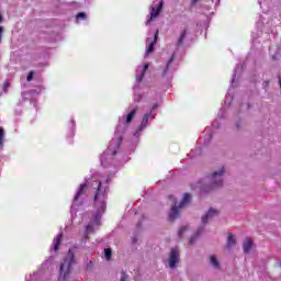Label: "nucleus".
<instances>
[{"label": "nucleus", "mask_w": 281, "mask_h": 281, "mask_svg": "<svg viewBox=\"0 0 281 281\" xmlns=\"http://www.w3.org/2000/svg\"><path fill=\"white\" fill-rule=\"evenodd\" d=\"M93 186H97L94 203L99 207L98 212H104V210H106V189L102 188V182L100 180H94Z\"/></svg>", "instance_id": "nucleus-1"}, {"label": "nucleus", "mask_w": 281, "mask_h": 281, "mask_svg": "<svg viewBox=\"0 0 281 281\" xmlns=\"http://www.w3.org/2000/svg\"><path fill=\"white\" fill-rule=\"evenodd\" d=\"M75 260H76V257L74 255V250L69 249L66 258L64 259V262L60 266V273H59L60 278L66 280V278L69 277V273H71V266L74 265Z\"/></svg>", "instance_id": "nucleus-2"}, {"label": "nucleus", "mask_w": 281, "mask_h": 281, "mask_svg": "<svg viewBox=\"0 0 281 281\" xmlns=\"http://www.w3.org/2000/svg\"><path fill=\"white\" fill-rule=\"evenodd\" d=\"M192 198V195H190V193H184V196L182 199V201L180 202L179 206H177V204H175L169 213V221H177V218L179 217V210H181V207H186V205H188V203H190V199Z\"/></svg>", "instance_id": "nucleus-3"}, {"label": "nucleus", "mask_w": 281, "mask_h": 281, "mask_svg": "<svg viewBox=\"0 0 281 281\" xmlns=\"http://www.w3.org/2000/svg\"><path fill=\"white\" fill-rule=\"evenodd\" d=\"M223 175H225V168H222L218 171L213 172V175L210 178L211 188H221L223 186Z\"/></svg>", "instance_id": "nucleus-4"}, {"label": "nucleus", "mask_w": 281, "mask_h": 281, "mask_svg": "<svg viewBox=\"0 0 281 281\" xmlns=\"http://www.w3.org/2000/svg\"><path fill=\"white\" fill-rule=\"evenodd\" d=\"M179 258L181 255L179 252V248H172L169 255V267L170 269H175L177 267V262H179Z\"/></svg>", "instance_id": "nucleus-5"}, {"label": "nucleus", "mask_w": 281, "mask_h": 281, "mask_svg": "<svg viewBox=\"0 0 281 281\" xmlns=\"http://www.w3.org/2000/svg\"><path fill=\"white\" fill-rule=\"evenodd\" d=\"M162 10H164V1H160L156 8L151 9L150 19L147 21V23H150V21H153V19H157V16H159V14H161Z\"/></svg>", "instance_id": "nucleus-6"}, {"label": "nucleus", "mask_w": 281, "mask_h": 281, "mask_svg": "<svg viewBox=\"0 0 281 281\" xmlns=\"http://www.w3.org/2000/svg\"><path fill=\"white\" fill-rule=\"evenodd\" d=\"M214 216H218V211L214 210V209H210L207 211V213L202 216V223L203 225H207V218H212Z\"/></svg>", "instance_id": "nucleus-7"}, {"label": "nucleus", "mask_w": 281, "mask_h": 281, "mask_svg": "<svg viewBox=\"0 0 281 281\" xmlns=\"http://www.w3.org/2000/svg\"><path fill=\"white\" fill-rule=\"evenodd\" d=\"M252 247H254V240H251V238L247 237L243 244L244 252L249 254L251 251Z\"/></svg>", "instance_id": "nucleus-8"}, {"label": "nucleus", "mask_w": 281, "mask_h": 281, "mask_svg": "<svg viewBox=\"0 0 281 281\" xmlns=\"http://www.w3.org/2000/svg\"><path fill=\"white\" fill-rule=\"evenodd\" d=\"M158 38H159V31H156L154 35V41L147 47V50H146L147 54H153V52H155V45L157 44Z\"/></svg>", "instance_id": "nucleus-9"}, {"label": "nucleus", "mask_w": 281, "mask_h": 281, "mask_svg": "<svg viewBox=\"0 0 281 281\" xmlns=\"http://www.w3.org/2000/svg\"><path fill=\"white\" fill-rule=\"evenodd\" d=\"M65 235L63 233H59L58 235H56V237L54 238L53 245H54V251H58V247H60V244L63 243V237Z\"/></svg>", "instance_id": "nucleus-10"}, {"label": "nucleus", "mask_w": 281, "mask_h": 281, "mask_svg": "<svg viewBox=\"0 0 281 281\" xmlns=\"http://www.w3.org/2000/svg\"><path fill=\"white\" fill-rule=\"evenodd\" d=\"M87 188H89L88 183L80 184V187L75 195V201H78V199H80V196H82V194H85V192H87Z\"/></svg>", "instance_id": "nucleus-11"}, {"label": "nucleus", "mask_w": 281, "mask_h": 281, "mask_svg": "<svg viewBox=\"0 0 281 281\" xmlns=\"http://www.w3.org/2000/svg\"><path fill=\"white\" fill-rule=\"evenodd\" d=\"M150 115H153V111L146 113L143 116V121L140 123L139 131H144V128H146V126H148V120H150Z\"/></svg>", "instance_id": "nucleus-12"}, {"label": "nucleus", "mask_w": 281, "mask_h": 281, "mask_svg": "<svg viewBox=\"0 0 281 281\" xmlns=\"http://www.w3.org/2000/svg\"><path fill=\"white\" fill-rule=\"evenodd\" d=\"M135 115H137V108L133 109L130 113H127L125 117V124L128 125L133 122Z\"/></svg>", "instance_id": "nucleus-13"}, {"label": "nucleus", "mask_w": 281, "mask_h": 281, "mask_svg": "<svg viewBox=\"0 0 281 281\" xmlns=\"http://www.w3.org/2000/svg\"><path fill=\"white\" fill-rule=\"evenodd\" d=\"M234 245H236V238H234V236L232 234H229L227 237L226 247H227V249H232V247H234Z\"/></svg>", "instance_id": "nucleus-14"}, {"label": "nucleus", "mask_w": 281, "mask_h": 281, "mask_svg": "<svg viewBox=\"0 0 281 281\" xmlns=\"http://www.w3.org/2000/svg\"><path fill=\"white\" fill-rule=\"evenodd\" d=\"M188 36V30H183L182 32H181V35H180V37H179V40H178V47H181V45H183V41H186V37Z\"/></svg>", "instance_id": "nucleus-15"}, {"label": "nucleus", "mask_w": 281, "mask_h": 281, "mask_svg": "<svg viewBox=\"0 0 281 281\" xmlns=\"http://www.w3.org/2000/svg\"><path fill=\"white\" fill-rule=\"evenodd\" d=\"M203 232V228H198V232L190 238L189 245H194V240L201 236V233Z\"/></svg>", "instance_id": "nucleus-16"}, {"label": "nucleus", "mask_w": 281, "mask_h": 281, "mask_svg": "<svg viewBox=\"0 0 281 281\" xmlns=\"http://www.w3.org/2000/svg\"><path fill=\"white\" fill-rule=\"evenodd\" d=\"M173 60H175V55H172V56L169 58V60L167 61L166 68H165V70H164V74H165V75L168 74V71L170 70V65H172Z\"/></svg>", "instance_id": "nucleus-17"}, {"label": "nucleus", "mask_w": 281, "mask_h": 281, "mask_svg": "<svg viewBox=\"0 0 281 281\" xmlns=\"http://www.w3.org/2000/svg\"><path fill=\"white\" fill-rule=\"evenodd\" d=\"M95 232V229L93 228V224H88L87 228H86V236H89V234H93Z\"/></svg>", "instance_id": "nucleus-18"}, {"label": "nucleus", "mask_w": 281, "mask_h": 281, "mask_svg": "<svg viewBox=\"0 0 281 281\" xmlns=\"http://www.w3.org/2000/svg\"><path fill=\"white\" fill-rule=\"evenodd\" d=\"M104 256H105V260H111V256H113V250L111 248H105Z\"/></svg>", "instance_id": "nucleus-19"}, {"label": "nucleus", "mask_w": 281, "mask_h": 281, "mask_svg": "<svg viewBox=\"0 0 281 281\" xmlns=\"http://www.w3.org/2000/svg\"><path fill=\"white\" fill-rule=\"evenodd\" d=\"M76 20H77V22H78V21H87V13H85V12H79V13L77 14V16H76Z\"/></svg>", "instance_id": "nucleus-20"}, {"label": "nucleus", "mask_w": 281, "mask_h": 281, "mask_svg": "<svg viewBox=\"0 0 281 281\" xmlns=\"http://www.w3.org/2000/svg\"><path fill=\"white\" fill-rule=\"evenodd\" d=\"M211 265H213V267H215L216 269H218L220 265H218V259H216L214 256L211 257Z\"/></svg>", "instance_id": "nucleus-21"}, {"label": "nucleus", "mask_w": 281, "mask_h": 281, "mask_svg": "<svg viewBox=\"0 0 281 281\" xmlns=\"http://www.w3.org/2000/svg\"><path fill=\"white\" fill-rule=\"evenodd\" d=\"M184 232H188V226L181 227V228L179 229V232H178V236H179L180 238H183V233H184Z\"/></svg>", "instance_id": "nucleus-22"}, {"label": "nucleus", "mask_w": 281, "mask_h": 281, "mask_svg": "<svg viewBox=\"0 0 281 281\" xmlns=\"http://www.w3.org/2000/svg\"><path fill=\"white\" fill-rule=\"evenodd\" d=\"M4 135H5V132L3 131V128H0V146H3Z\"/></svg>", "instance_id": "nucleus-23"}, {"label": "nucleus", "mask_w": 281, "mask_h": 281, "mask_svg": "<svg viewBox=\"0 0 281 281\" xmlns=\"http://www.w3.org/2000/svg\"><path fill=\"white\" fill-rule=\"evenodd\" d=\"M33 78H34V70H31L26 77L27 82H32Z\"/></svg>", "instance_id": "nucleus-24"}, {"label": "nucleus", "mask_w": 281, "mask_h": 281, "mask_svg": "<svg viewBox=\"0 0 281 281\" xmlns=\"http://www.w3.org/2000/svg\"><path fill=\"white\" fill-rule=\"evenodd\" d=\"M101 216H100V214H97L95 216H94V223H95V225H101V223H100V221H101Z\"/></svg>", "instance_id": "nucleus-25"}, {"label": "nucleus", "mask_w": 281, "mask_h": 281, "mask_svg": "<svg viewBox=\"0 0 281 281\" xmlns=\"http://www.w3.org/2000/svg\"><path fill=\"white\" fill-rule=\"evenodd\" d=\"M144 76H146L144 72H140V75H137L136 76V80L138 81V82H142V80H144Z\"/></svg>", "instance_id": "nucleus-26"}, {"label": "nucleus", "mask_w": 281, "mask_h": 281, "mask_svg": "<svg viewBox=\"0 0 281 281\" xmlns=\"http://www.w3.org/2000/svg\"><path fill=\"white\" fill-rule=\"evenodd\" d=\"M128 280V274L126 272H122L120 281H127Z\"/></svg>", "instance_id": "nucleus-27"}, {"label": "nucleus", "mask_w": 281, "mask_h": 281, "mask_svg": "<svg viewBox=\"0 0 281 281\" xmlns=\"http://www.w3.org/2000/svg\"><path fill=\"white\" fill-rule=\"evenodd\" d=\"M148 67H149V65H148V64H145L144 67H143L142 74H145V75H146V71H148Z\"/></svg>", "instance_id": "nucleus-28"}, {"label": "nucleus", "mask_w": 281, "mask_h": 281, "mask_svg": "<svg viewBox=\"0 0 281 281\" xmlns=\"http://www.w3.org/2000/svg\"><path fill=\"white\" fill-rule=\"evenodd\" d=\"M157 109H159V105L157 103H155L151 108V111H157Z\"/></svg>", "instance_id": "nucleus-29"}, {"label": "nucleus", "mask_w": 281, "mask_h": 281, "mask_svg": "<svg viewBox=\"0 0 281 281\" xmlns=\"http://www.w3.org/2000/svg\"><path fill=\"white\" fill-rule=\"evenodd\" d=\"M196 3H199V0H192L191 1V5H196Z\"/></svg>", "instance_id": "nucleus-30"}, {"label": "nucleus", "mask_w": 281, "mask_h": 281, "mask_svg": "<svg viewBox=\"0 0 281 281\" xmlns=\"http://www.w3.org/2000/svg\"><path fill=\"white\" fill-rule=\"evenodd\" d=\"M3 23V15L0 14V24Z\"/></svg>", "instance_id": "nucleus-31"}]
</instances>
